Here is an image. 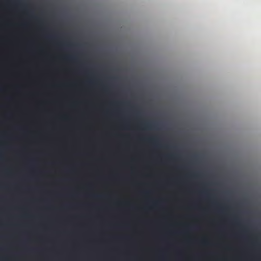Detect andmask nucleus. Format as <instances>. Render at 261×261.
Wrapping results in <instances>:
<instances>
[{"mask_svg":"<svg viewBox=\"0 0 261 261\" xmlns=\"http://www.w3.org/2000/svg\"><path fill=\"white\" fill-rule=\"evenodd\" d=\"M202 243H203V244H207V242H206V241H202Z\"/></svg>","mask_w":261,"mask_h":261,"instance_id":"obj_1","label":"nucleus"},{"mask_svg":"<svg viewBox=\"0 0 261 261\" xmlns=\"http://www.w3.org/2000/svg\"><path fill=\"white\" fill-rule=\"evenodd\" d=\"M154 140H155L154 139H151V141H154Z\"/></svg>","mask_w":261,"mask_h":261,"instance_id":"obj_2","label":"nucleus"}]
</instances>
